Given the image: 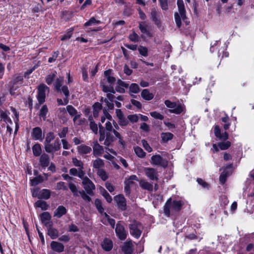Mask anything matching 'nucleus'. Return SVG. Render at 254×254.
<instances>
[{
  "label": "nucleus",
  "instance_id": "nucleus-1",
  "mask_svg": "<svg viewBox=\"0 0 254 254\" xmlns=\"http://www.w3.org/2000/svg\"><path fill=\"white\" fill-rule=\"evenodd\" d=\"M177 5L178 12L175 13L174 17L177 27L180 28L182 25V20H184L187 18L186 12L183 0H178Z\"/></svg>",
  "mask_w": 254,
  "mask_h": 254
},
{
  "label": "nucleus",
  "instance_id": "nucleus-2",
  "mask_svg": "<svg viewBox=\"0 0 254 254\" xmlns=\"http://www.w3.org/2000/svg\"><path fill=\"white\" fill-rule=\"evenodd\" d=\"M99 127L100 133L99 141L101 142L104 140V144L106 146L111 145L112 143L115 140V137L112 133V132L105 131L104 127L100 125H99Z\"/></svg>",
  "mask_w": 254,
  "mask_h": 254
},
{
  "label": "nucleus",
  "instance_id": "nucleus-3",
  "mask_svg": "<svg viewBox=\"0 0 254 254\" xmlns=\"http://www.w3.org/2000/svg\"><path fill=\"white\" fill-rule=\"evenodd\" d=\"M129 229L130 235L138 239L141 236L143 227L140 223L134 221L129 225Z\"/></svg>",
  "mask_w": 254,
  "mask_h": 254
},
{
  "label": "nucleus",
  "instance_id": "nucleus-4",
  "mask_svg": "<svg viewBox=\"0 0 254 254\" xmlns=\"http://www.w3.org/2000/svg\"><path fill=\"white\" fill-rule=\"evenodd\" d=\"M164 103L168 108L171 109L169 110L171 113L180 114L185 109L184 106L181 104L177 105L176 102H172L169 100H165Z\"/></svg>",
  "mask_w": 254,
  "mask_h": 254
},
{
  "label": "nucleus",
  "instance_id": "nucleus-5",
  "mask_svg": "<svg viewBox=\"0 0 254 254\" xmlns=\"http://www.w3.org/2000/svg\"><path fill=\"white\" fill-rule=\"evenodd\" d=\"M61 145L59 139H55L54 142L48 143L44 146L45 151L49 153H53L61 149Z\"/></svg>",
  "mask_w": 254,
  "mask_h": 254
},
{
  "label": "nucleus",
  "instance_id": "nucleus-6",
  "mask_svg": "<svg viewBox=\"0 0 254 254\" xmlns=\"http://www.w3.org/2000/svg\"><path fill=\"white\" fill-rule=\"evenodd\" d=\"M82 185L88 195H92L93 194V190H95V186L87 177H85L83 179L82 181Z\"/></svg>",
  "mask_w": 254,
  "mask_h": 254
},
{
  "label": "nucleus",
  "instance_id": "nucleus-7",
  "mask_svg": "<svg viewBox=\"0 0 254 254\" xmlns=\"http://www.w3.org/2000/svg\"><path fill=\"white\" fill-rule=\"evenodd\" d=\"M49 87L44 84H41L38 88L37 99L41 105L45 101L46 92L49 91Z\"/></svg>",
  "mask_w": 254,
  "mask_h": 254
},
{
  "label": "nucleus",
  "instance_id": "nucleus-8",
  "mask_svg": "<svg viewBox=\"0 0 254 254\" xmlns=\"http://www.w3.org/2000/svg\"><path fill=\"white\" fill-rule=\"evenodd\" d=\"M150 163L152 165L160 166L164 168L167 167L168 165V161L158 154L153 155L151 157Z\"/></svg>",
  "mask_w": 254,
  "mask_h": 254
},
{
  "label": "nucleus",
  "instance_id": "nucleus-9",
  "mask_svg": "<svg viewBox=\"0 0 254 254\" xmlns=\"http://www.w3.org/2000/svg\"><path fill=\"white\" fill-rule=\"evenodd\" d=\"M116 234L120 240H124L126 239L127 232L125 230L123 225L118 223L116 225L115 229Z\"/></svg>",
  "mask_w": 254,
  "mask_h": 254
},
{
  "label": "nucleus",
  "instance_id": "nucleus-10",
  "mask_svg": "<svg viewBox=\"0 0 254 254\" xmlns=\"http://www.w3.org/2000/svg\"><path fill=\"white\" fill-rule=\"evenodd\" d=\"M42 223L47 228L53 226V223L51 221V215L48 212H44L40 215Z\"/></svg>",
  "mask_w": 254,
  "mask_h": 254
},
{
  "label": "nucleus",
  "instance_id": "nucleus-11",
  "mask_svg": "<svg viewBox=\"0 0 254 254\" xmlns=\"http://www.w3.org/2000/svg\"><path fill=\"white\" fill-rule=\"evenodd\" d=\"M144 172L146 176L151 180L157 181L158 175L157 170L152 168H145Z\"/></svg>",
  "mask_w": 254,
  "mask_h": 254
},
{
  "label": "nucleus",
  "instance_id": "nucleus-12",
  "mask_svg": "<svg viewBox=\"0 0 254 254\" xmlns=\"http://www.w3.org/2000/svg\"><path fill=\"white\" fill-rule=\"evenodd\" d=\"M115 200L117 202L118 208L121 210L126 209V198L123 195H118L115 197Z\"/></svg>",
  "mask_w": 254,
  "mask_h": 254
},
{
  "label": "nucleus",
  "instance_id": "nucleus-13",
  "mask_svg": "<svg viewBox=\"0 0 254 254\" xmlns=\"http://www.w3.org/2000/svg\"><path fill=\"white\" fill-rule=\"evenodd\" d=\"M23 79V76L20 75L14 77L11 83L12 84L10 88V93L11 94H12V91L15 90L19 87V85H22Z\"/></svg>",
  "mask_w": 254,
  "mask_h": 254
},
{
  "label": "nucleus",
  "instance_id": "nucleus-14",
  "mask_svg": "<svg viewBox=\"0 0 254 254\" xmlns=\"http://www.w3.org/2000/svg\"><path fill=\"white\" fill-rule=\"evenodd\" d=\"M171 212H173V202L171 198H169L164 206V213L167 217H170Z\"/></svg>",
  "mask_w": 254,
  "mask_h": 254
},
{
  "label": "nucleus",
  "instance_id": "nucleus-15",
  "mask_svg": "<svg viewBox=\"0 0 254 254\" xmlns=\"http://www.w3.org/2000/svg\"><path fill=\"white\" fill-rule=\"evenodd\" d=\"M122 250L125 254H131L133 250L132 241L129 240L125 242L122 247Z\"/></svg>",
  "mask_w": 254,
  "mask_h": 254
},
{
  "label": "nucleus",
  "instance_id": "nucleus-16",
  "mask_svg": "<svg viewBox=\"0 0 254 254\" xmlns=\"http://www.w3.org/2000/svg\"><path fill=\"white\" fill-rule=\"evenodd\" d=\"M31 135L32 138L35 140H42L44 138L42 129L39 127H36L33 128Z\"/></svg>",
  "mask_w": 254,
  "mask_h": 254
},
{
  "label": "nucleus",
  "instance_id": "nucleus-17",
  "mask_svg": "<svg viewBox=\"0 0 254 254\" xmlns=\"http://www.w3.org/2000/svg\"><path fill=\"white\" fill-rule=\"evenodd\" d=\"M104 153V148L97 141L93 142V153L95 156H100Z\"/></svg>",
  "mask_w": 254,
  "mask_h": 254
},
{
  "label": "nucleus",
  "instance_id": "nucleus-18",
  "mask_svg": "<svg viewBox=\"0 0 254 254\" xmlns=\"http://www.w3.org/2000/svg\"><path fill=\"white\" fill-rule=\"evenodd\" d=\"M232 167V164L228 165L226 168L224 169L223 171L219 177V181L222 184H224L226 181L227 178L230 175L231 172L228 171V169H231Z\"/></svg>",
  "mask_w": 254,
  "mask_h": 254
},
{
  "label": "nucleus",
  "instance_id": "nucleus-19",
  "mask_svg": "<svg viewBox=\"0 0 254 254\" xmlns=\"http://www.w3.org/2000/svg\"><path fill=\"white\" fill-rule=\"evenodd\" d=\"M51 249L57 253H62L64 251V245L61 243L52 241L50 245Z\"/></svg>",
  "mask_w": 254,
  "mask_h": 254
},
{
  "label": "nucleus",
  "instance_id": "nucleus-20",
  "mask_svg": "<svg viewBox=\"0 0 254 254\" xmlns=\"http://www.w3.org/2000/svg\"><path fill=\"white\" fill-rule=\"evenodd\" d=\"M78 152L81 155L90 153L92 151L91 147L85 144H81L77 146Z\"/></svg>",
  "mask_w": 254,
  "mask_h": 254
},
{
  "label": "nucleus",
  "instance_id": "nucleus-21",
  "mask_svg": "<svg viewBox=\"0 0 254 254\" xmlns=\"http://www.w3.org/2000/svg\"><path fill=\"white\" fill-rule=\"evenodd\" d=\"M39 162L40 165L44 168H46L47 167L50 163L49 157V156L44 153L43 154L40 158Z\"/></svg>",
  "mask_w": 254,
  "mask_h": 254
},
{
  "label": "nucleus",
  "instance_id": "nucleus-22",
  "mask_svg": "<svg viewBox=\"0 0 254 254\" xmlns=\"http://www.w3.org/2000/svg\"><path fill=\"white\" fill-rule=\"evenodd\" d=\"M102 247L106 251L109 252L113 248V243L109 239H105L102 243Z\"/></svg>",
  "mask_w": 254,
  "mask_h": 254
},
{
  "label": "nucleus",
  "instance_id": "nucleus-23",
  "mask_svg": "<svg viewBox=\"0 0 254 254\" xmlns=\"http://www.w3.org/2000/svg\"><path fill=\"white\" fill-rule=\"evenodd\" d=\"M173 202V212H179L184 205V202L182 200H172Z\"/></svg>",
  "mask_w": 254,
  "mask_h": 254
},
{
  "label": "nucleus",
  "instance_id": "nucleus-24",
  "mask_svg": "<svg viewBox=\"0 0 254 254\" xmlns=\"http://www.w3.org/2000/svg\"><path fill=\"white\" fill-rule=\"evenodd\" d=\"M139 28L141 32L147 35L148 37H151L152 36L151 33L148 29V26L145 22H141L139 23Z\"/></svg>",
  "mask_w": 254,
  "mask_h": 254
},
{
  "label": "nucleus",
  "instance_id": "nucleus-25",
  "mask_svg": "<svg viewBox=\"0 0 254 254\" xmlns=\"http://www.w3.org/2000/svg\"><path fill=\"white\" fill-rule=\"evenodd\" d=\"M66 208L63 205L59 206L54 212V216L58 218H61L63 215L66 213Z\"/></svg>",
  "mask_w": 254,
  "mask_h": 254
},
{
  "label": "nucleus",
  "instance_id": "nucleus-26",
  "mask_svg": "<svg viewBox=\"0 0 254 254\" xmlns=\"http://www.w3.org/2000/svg\"><path fill=\"white\" fill-rule=\"evenodd\" d=\"M141 96L144 100L148 101L152 100L154 97V95L147 89H143L142 91Z\"/></svg>",
  "mask_w": 254,
  "mask_h": 254
},
{
  "label": "nucleus",
  "instance_id": "nucleus-27",
  "mask_svg": "<svg viewBox=\"0 0 254 254\" xmlns=\"http://www.w3.org/2000/svg\"><path fill=\"white\" fill-rule=\"evenodd\" d=\"M48 234L52 239H55L58 237V231L53 226L47 227Z\"/></svg>",
  "mask_w": 254,
  "mask_h": 254
},
{
  "label": "nucleus",
  "instance_id": "nucleus-28",
  "mask_svg": "<svg viewBox=\"0 0 254 254\" xmlns=\"http://www.w3.org/2000/svg\"><path fill=\"white\" fill-rule=\"evenodd\" d=\"M139 184L142 189L147 190L148 191H152L153 185L151 183L145 181L141 180L139 182Z\"/></svg>",
  "mask_w": 254,
  "mask_h": 254
},
{
  "label": "nucleus",
  "instance_id": "nucleus-29",
  "mask_svg": "<svg viewBox=\"0 0 254 254\" xmlns=\"http://www.w3.org/2000/svg\"><path fill=\"white\" fill-rule=\"evenodd\" d=\"M111 70H107L104 71V75L107 78V80L110 85H112L116 81V78L111 76Z\"/></svg>",
  "mask_w": 254,
  "mask_h": 254
},
{
  "label": "nucleus",
  "instance_id": "nucleus-30",
  "mask_svg": "<svg viewBox=\"0 0 254 254\" xmlns=\"http://www.w3.org/2000/svg\"><path fill=\"white\" fill-rule=\"evenodd\" d=\"M50 196L51 191L50 190L48 189H43L40 191L38 197L39 198L48 199L50 197Z\"/></svg>",
  "mask_w": 254,
  "mask_h": 254
},
{
  "label": "nucleus",
  "instance_id": "nucleus-31",
  "mask_svg": "<svg viewBox=\"0 0 254 254\" xmlns=\"http://www.w3.org/2000/svg\"><path fill=\"white\" fill-rule=\"evenodd\" d=\"M129 93L132 96V94H136L140 91L139 86L136 83H131L129 86Z\"/></svg>",
  "mask_w": 254,
  "mask_h": 254
},
{
  "label": "nucleus",
  "instance_id": "nucleus-32",
  "mask_svg": "<svg viewBox=\"0 0 254 254\" xmlns=\"http://www.w3.org/2000/svg\"><path fill=\"white\" fill-rule=\"evenodd\" d=\"M48 113V109L46 105H43L40 109L39 113V117L42 119L43 120H45L46 119V115Z\"/></svg>",
  "mask_w": 254,
  "mask_h": 254
},
{
  "label": "nucleus",
  "instance_id": "nucleus-33",
  "mask_svg": "<svg viewBox=\"0 0 254 254\" xmlns=\"http://www.w3.org/2000/svg\"><path fill=\"white\" fill-rule=\"evenodd\" d=\"M101 23V21L98 20H96L95 17H91L87 22L84 23V27L91 26L93 25H98Z\"/></svg>",
  "mask_w": 254,
  "mask_h": 254
},
{
  "label": "nucleus",
  "instance_id": "nucleus-34",
  "mask_svg": "<svg viewBox=\"0 0 254 254\" xmlns=\"http://www.w3.org/2000/svg\"><path fill=\"white\" fill-rule=\"evenodd\" d=\"M104 165V161L103 160L100 158H97V159L93 161V167L94 168L99 170V169H101Z\"/></svg>",
  "mask_w": 254,
  "mask_h": 254
},
{
  "label": "nucleus",
  "instance_id": "nucleus-35",
  "mask_svg": "<svg viewBox=\"0 0 254 254\" xmlns=\"http://www.w3.org/2000/svg\"><path fill=\"white\" fill-rule=\"evenodd\" d=\"M174 135L170 132H163L161 134V137L163 142H166L173 138Z\"/></svg>",
  "mask_w": 254,
  "mask_h": 254
},
{
  "label": "nucleus",
  "instance_id": "nucleus-36",
  "mask_svg": "<svg viewBox=\"0 0 254 254\" xmlns=\"http://www.w3.org/2000/svg\"><path fill=\"white\" fill-rule=\"evenodd\" d=\"M100 192L102 195L105 197L107 201L109 203L111 202L112 201V198L111 196L107 192L103 187L100 188Z\"/></svg>",
  "mask_w": 254,
  "mask_h": 254
},
{
  "label": "nucleus",
  "instance_id": "nucleus-37",
  "mask_svg": "<svg viewBox=\"0 0 254 254\" xmlns=\"http://www.w3.org/2000/svg\"><path fill=\"white\" fill-rule=\"evenodd\" d=\"M32 151L33 154L35 156H39L41 153L42 149L39 143H36L32 147Z\"/></svg>",
  "mask_w": 254,
  "mask_h": 254
},
{
  "label": "nucleus",
  "instance_id": "nucleus-38",
  "mask_svg": "<svg viewBox=\"0 0 254 254\" xmlns=\"http://www.w3.org/2000/svg\"><path fill=\"white\" fill-rule=\"evenodd\" d=\"M35 206L41 208L42 210H47L49 207V205L45 201L38 200L35 203Z\"/></svg>",
  "mask_w": 254,
  "mask_h": 254
},
{
  "label": "nucleus",
  "instance_id": "nucleus-39",
  "mask_svg": "<svg viewBox=\"0 0 254 254\" xmlns=\"http://www.w3.org/2000/svg\"><path fill=\"white\" fill-rule=\"evenodd\" d=\"M68 187H69V189L72 192L73 196H77L79 195L80 190L78 191L77 190V187L74 184H73L72 183H69Z\"/></svg>",
  "mask_w": 254,
  "mask_h": 254
},
{
  "label": "nucleus",
  "instance_id": "nucleus-40",
  "mask_svg": "<svg viewBox=\"0 0 254 254\" xmlns=\"http://www.w3.org/2000/svg\"><path fill=\"white\" fill-rule=\"evenodd\" d=\"M64 82V77H60L56 79L55 82L54 83L55 89L57 91L61 90V88L62 87V84Z\"/></svg>",
  "mask_w": 254,
  "mask_h": 254
},
{
  "label": "nucleus",
  "instance_id": "nucleus-41",
  "mask_svg": "<svg viewBox=\"0 0 254 254\" xmlns=\"http://www.w3.org/2000/svg\"><path fill=\"white\" fill-rule=\"evenodd\" d=\"M97 174L98 176L104 181H105L108 178V176L106 172L102 169H99V170H97Z\"/></svg>",
  "mask_w": 254,
  "mask_h": 254
},
{
  "label": "nucleus",
  "instance_id": "nucleus-42",
  "mask_svg": "<svg viewBox=\"0 0 254 254\" xmlns=\"http://www.w3.org/2000/svg\"><path fill=\"white\" fill-rule=\"evenodd\" d=\"M134 150L136 155L138 157L143 158L145 156L146 153L141 148L136 146L134 147Z\"/></svg>",
  "mask_w": 254,
  "mask_h": 254
},
{
  "label": "nucleus",
  "instance_id": "nucleus-43",
  "mask_svg": "<svg viewBox=\"0 0 254 254\" xmlns=\"http://www.w3.org/2000/svg\"><path fill=\"white\" fill-rule=\"evenodd\" d=\"M93 115L94 117L97 118L98 116L99 111L101 110L102 106L99 103H96L93 106Z\"/></svg>",
  "mask_w": 254,
  "mask_h": 254
},
{
  "label": "nucleus",
  "instance_id": "nucleus-44",
  "mask_svg": "<svg viewBox=\"0 0 254 254\" xmlns=\"http://www.w3.org/2000/svg\"><path fill=\"white\" fill-rule=\"evenodd\" d=\"M90 121V128L93 131V132L97 134L98 132V127L97 125L93 121V118L91 117L89 118Z\"/></svg>",
  "mask_w": 254,
  "mask_h": 254
},
{
  "label": "nucleus",
  "instance_id": "nucleus-45",
  "mask_svg": "<svg viewBox=\"0 0 254 254\" xmlns=\"http://www.w3.org/2000/svg\"><path fill=\"white\" fill-rule=\"evenodd\" d=\"M101 86L102 87V90L104 92H106V93L109 92V93H112L113 94L115 93V90L114 89V87L112 85H110L108 86V85H105L104 84H102Z\"/></svg>",
  "mask_w": 254,
  "mask_h": 254
},
{
  "label": "nucleus",
  "instance_id": "nucleus-46",
  "mask_svg": "<svg viewBox=\"0 0 254 254\" xmlns=\"http://www.w3.org/2000/svg\"><path fill=\"white\" fill-rule=\"evenodd\" d=\"M55 136L53 132H48L46 135L44 142V146L48 143H51V141L55 139Z\"/></svg>",
  "mask_w": 254,
  "mask_h": 254
},
{
  "label": "nucleus",
  "instance_id": "nucleus-47",
  "mask_svg": "<svg viewBox=\"0 0 254 254\" xmlns=\"http://www.w3.org/2000/svg\"><path fill=\"white\" fill-rule=\"evenodd\" d=\"M134 181H138V178L136 175H131L125 182V184L131 186L134 184Z\"/></svg>",
  "mask_w": 254,
  "mask_h": 254
},
{
  "label": "nucleus",
  "instance_id": "nucleus-48",
  "mask_svg": "<svg viewBox=\"0 0 254 254\" xmlns=\"http://www.w3.org/2000/svg\"><path fill=\"white\" fill-rule=\"evenodd\" d=\"M55 189L57 190H67V188L65 186V183L64 182H60L57 183L56 185Z\"/></svg>",
  "mask_w": 254,
  "mask_h": 254
},
{
  "label": "nucleus",
  "instance_id": "nucleus-49",
  "mask_svg": "<svg viewBox=\"0 0 254 254\" xmlns=\"http://www.w3.org/2000/svg\"><path fill=\"white\" fill-rule=\"evenodd\" d=\"M44 181L43 178L41 176H39L37 177H35L34 178L31 180V183L32 186H36L38 185L39 184L43 182Z\"/></svg>",
  "mask_w": 254,
  "mask_h": 254
},
{
  "label": "nucleus",
  "instance_id": "nucleus-50",
  "mask_svg": "<svg viewBox=\"0 0 254 254\" xmlns=\"http://www.w3.org/2000/svg\"><path fill=\"white\" fill-rule=\"evenodd\" d=\"M138 51H139V54L144 57H147L148 55V49L146 47H143L142 46H140L138 48Z\"/></svg>",
  "mask_w": 254,
  "mask_h": 254
},
{
  "label": "nucleus",
  "instance_id": "nucleus-51",
  "mask_svg": "<svg viewBox=\"0 0 254 254\" xmlns=\"http://www.w3.org/2000/svg\"><path fill=\"white\" fill-rule=\"evenodd\" d=\"M111 121H107V122L106 123V126H105V131H109V132H112L113 133V130H115V129L113 128V126H112V123H111ZM113 123H114V121H112Z\"/></svg>",
  "mask_w": 254,
  "mask_h": 254
},
{
  "label": "nucleus",
  "instance_id": "nucleus-52",
  "mask_svg": "<svg viewBox=\"0 0 254 254\" xmlns=\"http://www.w3.org/2000/svg\"><path fill=\"white\" fill-rule=\"evenodd\" d=\"M231 145V142L229 141L218 143V146L221 150H226Z\"/></svg>",
  "mask_w": 254,
  "mask_h": 254
},
{
  "label": "nucleus",
  "instance_id": "nucleus-53",
  "mask_svg": "<svg viewBox=\"0 0 254 254\" xmlns=\"http://www.w3.org/2000/svg\"><path fill=\"white\" fill-rule=\"evenodd\" d=\"M95 204L96 207L100 213H103L104 209L102 206V202L99 199H96L95 200Z\"/></svg>",
  "mask_w": 254,
  "mask_h": 254
},
{
  "label": "nucleus",
  "instance_id": "nucleus-54",
  "mask_svg": "<svg viewBox=\"0 0 254 254\" xmlns=\"http://www.w3.org/2000/svg\"><path fill=\"white\" fill-rule=\"evenodd\" d=\"M80 195L82 198L87 201V202H89L91 201V198L90 197V196L88 195V194L86 193L85 191L83 190H80V192H79V195Z\"/></svg>",
  "mask_w": 254,
  "mask_h": 254
},
{
  "label": "nucleus",
  "instance_id": "nucleus-55",
  "mask_svg": "<svg viewBox=\"0 0 254 254\" xmlns=\"http://www.w3.org/2000/svg\"><path fill=\"white\" fill-rule=\"evenodd\" d=\"M72 163L75 166L79 167V169H83V163L76 158H72Z\"/></svg>",
  "mask_w": 254,
  "mask_h": 254
},
{
  "label": "nucleus",
  "instance_id": "nucleus-56",
  "mask_svg": "<svg viewBox=\"0 0 254 254\" xmlns=\"http://www.w3.org/2000/svg\"><path fill=\"white\" fill-rule=\"evenodd\" d=\"M150 115L152 117L156 119L162 120L164 119V116L163 115L156 111L150 112Z\"/></svg>",
  "mask_w": 254,
  "mask_h": 254
},
{
  "label": "nucleus",
  "instance_id": "nucleus-57",
  "mask_svg": "<svg viewBox=\"0 0 254 254\" xmlns=\"http://www.w3.org/2000/svg\"><path fill=\"white\" fill-rule=\"evenodd\" d=\"M66 110L68 113L72 116L77 114V110L71 105L66 106Z\"/></svg>",
  "mask_w": 254,
  "mask_h": 254
},
{
  "label": "nucleus",
  "instance_id": "nucleus-58",
  "mask_svg": "<svg viewBox=\"0 0 254 254\" xmlns=\"http://www.w3.org/2000/svg\"><path fill=\"white\" fill-rule=\"evenodd\" d=\"M56 76V74L55 73H53L52 74H49L46 78V82L48 85H50L52 84L53 81H54Z\"/></svg>",
  "mask_w": 254,
  "mask_h": 254
},
{
  "label": "nucleus",
  "instance_id": "nucleus-59",
  "mask_svg": "<svg viewBox=\"0 0 254 254\" xmlns=\"http://www.w3.org/2000/svg\"><path fill=\"white\" fill-rule=\"evenodd\" d=\"M129 39L132 42H137L139 41V38L136 33L133 32L132 34L129 35Z\"/></svg>",
  "mask_w": 254,
  "mask_h": 254
},
{
  "label": "nucleus",
  "instance_id": "nucleus-60",
  "mask_svg": "<svg viewBox=\"0 0 254 254\" xmlns=\"http://www.w3.org/2000/svg\"><path fill=\"white\" fill-rule=\"evenodd\" d=\"M127 119L131 123H136L138 120V115H130L127 116Z\"/></svg>",
  "mask_w": 254,
  "mask_h": 254
},
{
  "label": "nucleus",
  "instance_id": "nucleus-61",
  "mask_svg": "<svg viewBox=\"0 0 254 254\" xmlns=\"http://www.w3.org/2000/svg\"><path fill=\"white\" fill-rule=\"evenodd\" d=\"M141 142L142 144V146L147 151H148V152H151L152 151V148L150 146V145L146 140L144 139L142 140Z\"/></svg>",
  "mask_w": 254,
  "mask_h": 254
},
{
  "label": "nucleus",
  "instance_id": "nucleus-62",
  "mask_svg": "<svg viewBox=\"0 0 254 254\" xmlns=\"http://www.w3.org/2000/svg\"><path fill=\"white\" fill-rule=\"evenodd\" d=\"M113 133L115 134V135L116 136V137L117 138H118L119 139V143L122 145H124L125 144V142H124V141L123 140V138H122V136L121 135V134H120L119 132H118L117 131H116V130H113Z\"/></svg>",
  "mask_w": 254,
  "mask_h": 254
},
{
  "label": "nucleus",
  "instance_id": "nucleus-63",
  "mask_svg": "<svg viewBox=\"0 0 254 254\" xmlns=\"http://www.w3.org/2000/svg\"><path fill=\"white\" fill-rule=\"evenodd\" d=\"M59 91L62 92L65 95V98H68L69 95V92L68 91V87L64 85L62 86L61 88V90H59Z\"/></svg>",
  "mask_w": 254,
  "mask_h": 254
},
{
  "label": "nucleus",
  "instance_id": "nucleus-64",
  "mask_svg": "<svg viewBox=\"0 0 254 254\" xmlns=\"http://www.w3.org/2000/svg\"><path fill=\"white\" fill-rule=\"evenodd\" d=\"M68 131V128L66 127H64L62 128V130L59 132L58 135L60 138H64L66 136V133Z\"/></svg>",
  "mask_w": 254,
  "mask_h": 254
}]
</instances>
